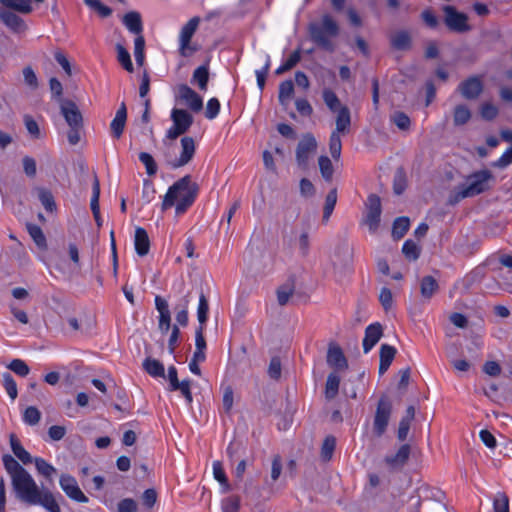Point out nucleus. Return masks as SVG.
Instances as JSON below:
<instances>
[{
    "instance_id": "obj_47",
    "label": "nucleus",
    "mask_w": 512,
    "mask_h": 512,
    "mask_svg": "<svg viewBox=\"0 0 512 512\" xmlns=\"http://www.w3.org/2000/svg\"><path fill=\"white\" fill-rule=\"evenodd\" d=\"M342 134L331 132L329 138V151L334 160H339L342 151V142L341 136Z\"/></svg>"
},
{
    "instance_id": "obj_21",
    "label": "nucleus",
    "mask_w": 512,
    "mask_h": 512,
    "mask_svg": "<svg viewBox=\"0 0 512 512\" xmlns=\"http://www.w3.org/2000/svg\"><path fill=\"white\" fill-rule=\"evenodd\" d=\"M127 121V108L124 102L118 108L114 119L110 123V130L113 138L120 139Z\"/></svg>"
},
{
    "instance_id": "obj_57",
    "label": "nucleus",
    "mask_w": 512,
    "mask_h": 512,
    "mask_svg": "<svg viewBox=\"0 0 512 512\" xmlns=\"http://www.w3.org/2000/svg\"><path fill=\"white\" fill-rule=\"evenodd\" d=\"M40 419L41 412L36 407L29 406L28 408H26L23 415V420L26 424L36 425L39 423Z\"/></svg>"
},
{
    "instance_id": "obj_26",
    "label": "nucleus",
    "mask_w": 512,
    "mask_h": 512,
    "mask_svg": "<svg viewBox=\"0 0 512 512\" xmlns=\"http://www.w3.org/2000/svg\"><path fill=\"white\" fill-rule=\"evenodd\" d=\"M173 124L187 132L193 124V116L184 109L173 108L171 111Z\"/></svg>"
},
{
    "instance_id": "obj_16",
    "label": "nucleus",
    "mask_w": 512,
    "mask_h": 512,
    "mask_svg": "<svg viewBox=\"0 0 512 512\" xmlns=\"http://www.w3.org/2000/svg\"><path fill=\"white\" fill-rule=\"evenodd\" d=\"M458 91L467 100L477 99L483 92L482 80L479 76H471L459 84Z\"/></svg>"
},
{
    "instance_id": "obj_41",
    "label": "nucleus",
    "mask_w": 512,
    "mask_h": 512,
    "mask_svg": "<svg viewBox=\"0 0 512 512\" xmlns=\"http://www.w3.org/2000/svg\"><path fill=\"white\" fill-rule=\"evenodd\" d=\"M390 121L396 125L402 131H408L411 126V120L409 116L402 111H394L390 115Z\"/></svg>"
},
{
    "instance_id": "obj_28",
    "label": "nucleus",
    "mask_w": 512,
    "mask_h": 512,
    "mask_svg": "<svg viewBox=\"0 0 512 512\" xmlns=\"http://www.w3.org/2000/svg\"><path fill=\"white\" fill-rule=\"evenodd\" d=\"M135 250L139 256H145L150 250V240L147 231L142 227L135 229Z\"/></svg>"
},
{
    "instance_id": "obj_48",
    "label": "nucleus",
    "mask_w": 512,
    "mask_h": 512,
    "mask_svg": "<svg viewBox=\"0 0 512 512\" xmlns=\"http://www.w3.org/2000/svg\"><path fill=\"white\" fill-rule=\"evenodd\" d=\"M294 93V85L291 80L283 81L279 86V101L282 105H285Z\"/></svg>"
},
{
    "instance_id": "obj_60",
    "label": "nucleus",
    "mask_w": 512,
    "mask_h": 512,
    "mask_svg": "<svg viewBox=\"0 0 512 512\" xmlns=\"http://www.w3.org/2000/svg\"><path fill=\"white\" fill-rule=\"evenodd\" d=\"M240 499L238 496H230L222 500L223 512H238Z\"/></svg>"
},
{
    "instance_id": "obj_18",
    "label": "nucleus",
    "mask_w": 512,
    "mask_h": 512,
    "mask_svg": "<svg viewBox=\"0 0 512 512\" xmlns=\"http://www.w3.org/2000/svg\"><path fill=\"white\" fill-rule=\"evenodd\" d=\"M0 19L15 33H22L27 30L24 20L12 11L0 9Z\"/></svg>"
},
{
    "instance_id": "obj_13",
    "label": "nucleus",
    "mask_w": 512,
    "mask_h": 512,
    "mask_svg": "<svg viewBox=\"0 0 512 512\" xmlns=\"http://www.w3.org/2000/svg\"><path fill=\"white\" fill-rule=\"evenodd\" d=\"M353 248L346 240H341L336 245L333 256L332 264L334 268H346L352 263Z\"/></svg>"
},
{
    "instance_id": "obj_19",
    "label": "nucleus",
    "mask_w": 512,
    "mask_h": 512,
    "mask_svg": "<svg viewBox=\"0 0 512 512\" xmlns=\"http://www.w3.org/2000/svg\"><path fill=\"white\" fill-rule=\"evenodd\" d=\"M327 363L330 367L344 370L348 367L347 359L340 346L331 343L327 351Z\"/></svg>"
},
{
    "instance_id": "obj_36",
    "label": "nucleus",
    "mask_w": 512,
    "mask_h": 512,
    "mask_svg": "<svg viewBox=\"0 0 512 512\" xmlns=\"http://www.w3.org/2000/svg\"><path fill=\"white\" fill-rule=\"evenodd\" d=\"M470 118L471 112L466 105L460 104L454 108L453 122L455 126L465 125L470 120Z\"/></svg>"
},
{
    "instance_id": "obj_43",
    "label": "nucleus",
    "mask_w": 512,
    "mask_h": 512,
    "mask_svg": "<svg viewBox=\"0 0 512 512\" xmlns=\"http://www.w3.org/2000/svg\"><path fill=\"white\" fill-rule=\"evenodd\" d=\"M336 447V438L333 435L325 437L321 446V458L323 461H330Z\"/></svg>"
},
{
    "instance_id": "obj_3",
    "label": "nucleus",
    "mask_w": 512,
    "mask_h": 512,
    "mask_svg": "<svg viewBox=\"0 0 512 512\" xmlns=\"http://www.w3.org/2000/svg\"><path fill=\"white\" fill-rule=\"evenodd\" d=\"M493 179V175L489 170H480L467 177L466 185H459L455 188L453 195L450 197V203L455 204L462 199L474 197L489 190V181Z\"/></svg>"
},
{
    "instance_id": "obj_58",
    "label": "nucleus",
    "mask_w": 512,
    "mask_h": 512,
    "mask_svg": "<svg viewBox=\"0 0 512 512\" xmlns=\"http://www.w3.org/2000/svg\"><path fill=\"white\" fill-rule=\"evenodd\" d=\"M84 3L96 10L101 17H109L112 14V9L102 4L99 0H84Z\"/></svg>"
},
{
    "instance_id": "obj_49",
    "label": "nucleus",
    "mask_w": 512,
    "mask_h": 512,
    "mask_svg": "<svg viewBox=\"0 0 512 512\" xmlns=\"http://www.w3.org/2000/svg\"><path fill=\"white\" fill-rule=\"evenodd\" d=\"M34 462L38 473L44 476L45 478L51 479L53 474L56 473V469L46 460L37 457L34 459Z\"/></svg>"
},
{
    "instance_id": "obj_24",
    "label": "nucleus",
    "mask_w": 512,
    "mask_h": 512,
    "mask_svg": "<svg viewBox=\"0 0 512 512\" xmlns=\"http://www.w3.org/2000/svg\"><path fill=\"white\" fill-rule=\"evenodd\" d=\"M335 129L334 133L346 135L350 132L351 127V112L348 107H343L340 111L335 112Z\"/></svg>"
},
{
    "instance_id": "obj_52",
    "label": "nucleus",
    "mask_w": 512,
    "mask_h": 512,
    "mask_svg": "<svg viewBox=\"0 0 512 512\" xmlns=\"http://www.w3.org/2000/svg\"><path fill=\"white\" fill-rule=\"evenodd\" d=\"M3 386L12 400H15L18 395L17 385L12 375L8 372L3 373Z\"/></svg>"
},
{
    "instance_id": "obj_64",
    "label": "nucleus",
    "mask_w": 512,
    "mask_h": 512,
    "mask_svg": "<svg viewBox=\"0 0 512 512\" xmlns=\"http://www.w3.org/2000/svg\"><path fill=\"white\" fill-rule=\"evenodd\" d=\"M118 512H136L137 503L131 498L121 500L117 505Z\"/></svg>"
},
{
    "instance_id": "obj_63",
    "label": "nucleus",
    "mask_w": 512,
    "mask_h": 512,
    "mask_svg": "<svg viewBox=\"0 0 512 512\" xmlns=\"http://www.w3.org/2000/svg\"><path fill=\"white\" fill-rule=\"evenodd\" d=\"M220 111V102L217 98H211L207 102L205 116L208 119H214Z\"/></svg>"
},
{
    "instance_id": "obj_22",
    "label": "nucleus",
    "mask_w": 512,
    "mask_h": 512,
    "mask_svg": "<svg viewBox=\"0 0 512 512\" xmlns=\"http://www.w3.org/2000/svg\"><path fill=\"white\" fill-rule=\"evenodd\" d=\"M410 453V445L403 444L394 455L386 456L384 461L392 469H401L407 463Z\"/></svg>"
},
{
    "instance_id": "obj_38",
    "label": "nucleus",
    "mask_w": 512,
    "mask_h": 512,
    "mask_svg": "<svg viewBox=\"0 0 512 512\" xmlns=\"http://www.w3.org/2000/svg\"><path fill=\"white\" fill-rule=\"evenodd\" d=\"M407 187V176L403 167L397 168L393 179V191L396 195H401Z\"/></svg>"
},
{
    "instance_id": "obj_37",
    "label": "nucleus",
    "mask_w": 512,
    "mask_h": 512,
    "mask_svg": "<svg viewBox=\"0 0 512 512\" xmlns=\"http://www.w3.org/2000/svg\"><path fill=\"white\" fill-rule=\"evenodd\" d=\"M323 100L329 110L333 113L340 111L343 107H347L346 105L341 104L338 96L331 89H325L323 91Z\"/></svg>"
},
{
    "instance_id": "obj_2",
    "label": "nucleus",
    "mask_w": 512,
    "mask_h": 512,
    "mask_svg": "<svg viewBox=\"0 0 512 512\" xmlns=\"http://www.w3.org/2000/svg\"><path fill=\"white\" fill-rule=\"evenodd\" d=\"M197 183L192 182L191 176L186 175L169 187L162 202V210L165 211L176 204V214L180 215L194 203L198 194Z\"/></svg>"
},
{
    "instance_id": "obj_56",
    "label": "nucleus",
    "mask_w": 512,
    "mask_h": 512,
    "mask_svg": "<svg viewBox=\"0 0 512 512\" xmlns=\"http://www.w3.org/2000/svg\"><path fill=\"white\" fill-rule=\"evenodd\" d=\"M8 369H10L11 371H13L14 373L21 377L27 376L30 372L29 366L25 363V361L21 359H13L9 363Z\"/></svg>"
},
{
    "instance_id": "obj_34",
    "label": "nucleus",
    "mask_w": 512,
    "mask_h": 512,
    "mask_svg": "<svg viewBox=\"0 0 512 512\" xmlns=\"http://www.w3.org/2000/svg\"><path fill=\"white\" fill-rule=\"evenodd\" d=\"M0 3L23 14H29L33 10L30 0H0Z\"/></svg>"
},
{
    "instance_id": "obj_25",
    "label": "nucleus",
    "mask_w": 512,
    "mask_h": 512,
    "mask_svg": "<svg viewBox=\"0 0 512 512\" xmlns=\"http://www.w3.org/2000/svg\"><path fill=\"white\" fill-rule=\"evenodd\" d=\"M390 45L398 51H407L412 47V37L406 30H399L392 34L389 38Z\"/></svg>"
},
{
    "instance_id": "obj_5",
    "label": "nucleus",
    "mask_w": 512,
    "mask_h": 512,
    "mask_svg": "<svg viewBox=\"0 0 512 512\" xmlns=\"http://www.w3.org/2000/svg\"><path fill=\"white\" fill-rule=\"evenodd\" d=\"M423 492L424 496L417 502L416 512H448L444 492L431 488H425Z\"/></svg>"
},
{
    "instance_id": "obj_42",
    "label": "nucleus",
    "mask_w": 512,
    "mask_h": 512,
    "mask_svg": "<svg viewBox=\"0 0 512 512\" xmlns=\"http://www.w3.org/2000/svg\"><path fill=\"white\" fill-rule=\"evenodd\" d=\"M320 173L326 182H331L334 173V167L331 160L327 156H320L318 159Z\"/></svg>"
},
{
    "instance_id": "obj_50",
    "label": "nucleus",
    "mask_w": 512,
    "mask_h": 512,
    "mask_svg": "<svg viewBox=\"0 0 512 512\" xmlns=\"http://www.w3.org/2000/svg\"><path fill=\"white\" fill-rule=\"evenodd\" d=\"M402 253L411 261H415L420 256V249L412 240H406L402 247Z\"/></svg>"
},
{
    "instance_id": "obj_35",
    "label": "nucleus",
    "mask_w": 512,
    "mask_h": 512,
    "mask_svg": "<svg viewBox=\"0 0 512 512\" xmlns=\"http://www.w3.org/2000/svg\"><path fill=\"white\" fill-rule=\"evenodd\" d=\"M26 228L38 248L46 249L47 242L42 229L38 225L32 223H27Z\"/></svg>"
},
{
    "instance_id": "obj_15",
    "label": "nucleus",
    "mask_w": 512,
    "mask_h": 512,
    "mask_svg": "<svg viewBox=\"0 0 512 512\" xmlns=\"http://www.w3.org/2000/svg\"><path fill=\"white\" fill-rule=\"evenodd\" d=\"M249 348L242 346L240 353H238L235 359L231 363V367L234 369V373L240 377H253V368L251 360L248 358Z\"/></svg>"
},
{
    "instance_id": "obj_31",
    "label": "nucleus",
    "mask_w": 512,
    "mask_h": 512,
    "mask_svg": "<svg viewBox=\"0 0 512 512\" xmlns=\"http://www.w3.org/2000/svg\"><path fill=\"white\" fill-rule=\"evenodd\" d=\"M10 445L14 455L25 465L32 463L33 458L21 445L15 434L10 435Z\"/></svg>"
},
{
    "instance_id": "obj_62",
    "label": "nucleus",
    "mask_w": 512,
    "mask_h": 512,
    "mask_svg": "<svg viewBox=\"0 0 512 512\" xmlns=\"http://www.w3.org/2000/svg\"><path fill=\"white\" fill-rule=\"evenodd\" d=\"M379 300L385 311H388L393 304V295L389 288L383 287L380 291Z\"/></svg>"
},
{
    "instance_id": "obj_8",
    "label": "nucleus",
    "mask_w": 512,
    "mask_h": 512,
    "mask_svg": "<svg viewBox=\"0 0 512 512\" xmlns=\"http://www.w3.org/2000/svg\"><path fill=\"white\" fill-rule=\"evenodd\" d=\"M366 214L363 223L368 226L371 233H375L380 224L382 213L381 199L376 194H370L366 201Z\"/></svg>"
},
{
    "instance_id": "obj_14",
    "label": "nucleus",
    "mask_w": 512,
    "mask_h": 512,
    "mask_svg": "<svg viewBox=\"0 0 512 512\" xmlns=\"http://www.w3.org/2000/svg\"><path fill=\"white\" fill-rule=\"evenodd\" d=\"M59 484L65 494L72 500L79 503H87V496L81 491L76 479L68 474H63L60 477Z\"/></svg>"
},
{
    "instance_id": "obj_4",
    "label": "nucleus",
    "mask_w": 512,
    "mask_h": 512,
    "mask_svg": "<svg viewBox=\"0 0 512 512\" xmlns=\"http://www.w3.org/2000/svg\"><path fill=\"white\" fill-rule=\"evenodd\" d=\"M309 34L311 40L319 48L330 53L335 51V45L331 38L338 36L339 26L330 15H323L321 24H310Z\"/></svg>"
},
{
    "instance_id": "obj_59",
    "label": "nucleus",
    "mask_w": 512,
    "mask_h": 512,
    "mask_svg": "<svg viewBox=\"0 0 512 512\" xmlns=\"http://www.w3.org/2000/svg\"><path fill=\"white\" fill-rule=\"evenodd\" d=\"M396 353L397 350L395 347L388 344H382L380 347V361L391 365Z\"/></svg>"
},
{
    "instance_id": "obj_23",
    "label": "nucleus",
    "mask_w": 512,
    "mask_h": 512,
    "mask_svg": "<svg viewBox=\"0 0 512 512\" xmlns=\"http://www.w3.org/2000/svg\"><path fill=\"white\" fill-rule=\"evenodd\" d=\"M123 25L128 31L134 35H140L143 33V21L141 14L137 11L127 12L122 17Z\"/></svg>"
},
{
    "instance_id": "obj_46",
    "label": "nucleus",
    "mask_w": 512,
    "mask_h": 512,
    "mask_svg": "<svg viewBox=\"0 0 512 512\" xmlns=\"http://www.w3.org/2000/svg\"><path fill=\"white\" fill-rule=\"evenodd\" d=\"M208 311H209V304L206 296L203 292L199 295V304L197 309V318L199 321V326L205 327V324L208 319Z\"/></svg>"
},
{
    "instance_id": "obj_55",
    "label": "nucleus",
    "mask_w": 512,
    "mask_h": 512,
    "mask_svg": "<svg viewBox=\"0 0 512 512\" xmlns=\"http://www.w3.org/2000/svg\"><path fill=\"white\" fill-rule=\"evenodd\" d=\"M301 55L300 50L294 51L288 59L276 70V74H282L286 71H289L293 67L297 65V63L300 61Z\"/></svg>"
},
{
    "instance_id": "obj_51",
    "label": "nucleus",
    "mask_w": 512,
    "mask_h": 512,
    "mask_svg": "<svg viewBox=\"0 0 512 512\" xmlns=\"http://www.w3.org/2000/svg\"><path fill=\"white\" fill-rule=\"evenodd\" d=\"M494 512H509V498L506 493L499 492L493 500Z\"/></svg>"
},
{
    "instance_id": "obj_9",
    "label": "nucleus",
    "mask_w": 512,
    "mask_h": 512,
    "mask_svg": "<svg viewBox=\"0 0 512 512\" xmlns=\"http://www.w3.org/2000/svg\"><path fill=\"white\" fill-rule=\"evenodd\" d=\"M445 25L453 32L465 33L471 30L468 24V16L465 13L458 12L453 6H444Z\"/></svg>"
},
{
    "instance_id": "obj_6",
    "label": "nucleus",
    "mask_w": 512,
    "mask_h": 512,
    "mask_svg": "<svg viewBox=\"0 0 512 512\" xmlns=\"http://www.w3.org/2000/svg\"><path fill=\"white\" fill-rule=\"evenodd\" d=\"M392 413V403L386 395H382L377 403L374 416V433L380 437L386 431Z\"/></svg>"
},
{
    "instance_id": "obj_29",
    "label": "nucleus",
    "mask_w": 512,
    "mask_h": 512,
    "mask_svg": "<svg viewBox=\"0 0 512 512\" xmlns=\"http://www.w3.org/2000/svg\"><path fill=\"white\" fill-rule=\"evenodd\" d=\"M439 290V284L433 276H424L420 281V293L421 296L430 300L435 293Z\"/></svg>"
},
{
    "instance_id": "obj_39",
    "label": "nucleus",
    "mask_w": 512,
    "mask_h": 512,
    "mask_svg": "<svg viewBox=\"0 0 512 512\" xmlns=\"http://www.w3.org/2000/svg\"><path fill=\"white\" fill-rule=\"evenodd\" d=\"M337 203V189L333 188L331 189L325 199V205L323 209V222H327L335 208V205Z\"/></svg>"
},
{
    "instance_id": "obj_17",
    "label": "nucleus",
    "mask_w": 512,
    "mask_h": 512,
    "mask_svg": "<svg viewBox=\"0 0 512 512\" xmlns=\"http://www.w3.org/2000/svg\"><path fill=\"white\" fill-rule=\"evenodd\" d=\"M179 97L185 101L186 105L193 111L199 112L203 108L202 98L188 85L182 84L179 86Z\"/></svg>"
},
{
    "instance_id": "obj_44",
    "label": "nucleus",
    "mask_w": 512,
    "mask_h": 512,
    "mask_svg": "<svg viewBox=\"0 0 512 512\" xmlns=\"http://www.w3.org/2000/svg\"><path fill=\"white\" fill-rule=\"evenodd\" d=\"M267 375L274 381H279L282 375V362L279 356L275 355L271 358L268 368Z\"/></svg>"
},
{
    "instance_id": "obj_45",
    "label": "nucleus",
    "mask_w": 512,
    "mask_h": 512,
    "mask_svg": "<svg viewBox=\"0 0 512 512\" xmlns=\"http://www.w3.org/2000/svg\"><path fill=\"white\" fill-rule=\"evenodd\" d=\"M193 82L198 84L200 90H207V85L209 81V71L206 66H200L195 69L192 77Z\"/></svg>"
},
{
    "instance_id": "obj_12",
    "label": "nucleus",
    "mask_w": 512,
    "mask_h": 512,
    "mask_svg": "<svg viewBox=\"0 0 512 512\" xmlns=\"http://www.w3.org/2000/svg\"><path fill=\"white\" fill-rule=\"evenodd\" d=\"M60 111L68 126L83 127V117L75 102L60 99Z\"/></svg>"
},
{
    "instance_id": "obj_30",
    "label": "nucleus",
    "mask_w": 512,
    "mask_h": 512,
    "mask_svg": "<svg viewBox=\"0 0 512 512\" xmlns=\"http://www.w3.org/2000/svg\"><path fill=\"white\" fill-rule=\"evenodd\" d=\"M142 366L145 372L154 378L166 377L164 365L157 359L146 357Z\"/></svg>"
},
{
    "instance_id": "obj_7",
    "label": "nucleus",
    "mask_w": 512,
    "mask_h": 512,
    "mask_svg": "<svg viewBox=\"0 0 512 512\" xmlns=\"http://www.w3.org/2000/svg\"><path fill=\"white\" fill-rule=\"evenodd\" d=\"M317 149V141L315 137L307 133L299 141L296 148V162L301 169H307L310 158L314 155Z\"/></svg>"
},
{
    "instance_id": "obj_20",
    "label": "nucleus",
    "mask_w": 512,
    "mask_h": 512,
    "mask_svg": "<svg viewBox=\"0 0 512 512\" xmlns=\"http://www.w3.org/2000/svg\"><path fill=\"white\" fill-rule=\"evenodd\" d=\"M383 335V329L380 323L370 324L365 329V336L363 339V350L364 353H368L381 339Z\"/></svg>"
},
{
    "instance_id": "obj_54",
    "label": "nucleus",
    "mask_w": 512,
    "mask_h": 512,
    "mask_svg": "<svg viewBox=\"0 0 512 512\" xmlns=\"http://www.w3.org/2000/svg\"><path fill=\"white\" fill-rule=\"evenodd\" d=\"M139 160L145 166L146 172L149 176H153L157 173V164L149 153L141 152L139 154Z\"/></svg>"
},
{
    "instance_id": "obj_40",
    "label": "nucleus",
    "mask_w": 512,
    "mask_h": 512,
    "mask_svg": "<svg viewBox=\"0 0 512 512\" xmlns=\"http://www.w3.org/2000/svg\"><path fill=\"white\" fill-rule=\"evenodd\" d=\"M116 51L117 60L122 65V67L128 72H133L134 68L128 50L122 44L117 43Z\"/></svg>"
},
{
    "instance_id": "obj_53",
    "label": "nucleus",
    "mask_w": 512,
    "mask_h": 512,
    "mask_svg": "<svg viewBox=\"0 0 512 512\" xmlns=\"http://www.w3.org/2000/svg\"><path fill=\"white\" fill-rule=\"evenodd\" d=\"M38 196L47 211L52 212L56 208L54 197L50 191L41 188L38 190Z\"/></svg>"
},
{
    "instance_id": "obj_27",
    "label": "nucleus",
    "mask_w": 512,
    "mask_h": 512,
    "mask_svg": "<svg viewBox=\"0 0 512 512\" xmlns=\"http://www.w3.org/2000/svg\"><path fill=\"white\" fill-rule=\"evenodd\" d=\"M295 291V278L289 277L283 284L276 290L277 302L280 306L288 304L291 296Z\"/></svg>"
},
{
    "instance_id": "obj_33",
    "label": "nucleus",
    "mask_w": 512,
    "mask_h": 512,
    "mask_svg": "<svg viewBox=\"0 0 512 512\" xmlns=\"http://www.w3.org/2000/svg\"><path fill=\"white\" fill-rule=\"evenodd\" d=\"M339 385L340 377L336 373H330L325 385V397L327 400H332L337 396Z\"/></svg>"
},
{
    "instance_id": "obj_1",
    "label": "nucleus",
    "mask_w": 512,
    "mask_h": 512,
    "mask_svg": "<svg viewBox=\"0 0 512 512\" xmlns=\"http://www.w3.org/2000/svg\"><path fill=\"white\" fill-rule=\"evenodd\" d=\"M3 464L20 501L28 505H40L48 512H61L55 495L47 488L40 489L32 476L11 455L3 456Z\"/></svg>"
},
{
    "instance_id": "obj_11",
    "label": "nucleus",
    "mask_w": 512,
    "mask_h": 512,
    "mask_svg": "<svg viewBox=\"0 0 512 512\" xmlns=\"http://www.w3.org/2000/svg\"><path fill=\"white\" fill-rule=\"evenodd\" d=\"M200 18L195 16L191 18L181 29L179 42H180V53L183 56L191 55L195 49L190 47V41L196 32Z\"/></svg>"
},
{
    "instance_id": "obj_61",
    "label": "nucleus",
    "mask_w": 512,
    "mask_h": 512,
    "mask_svg": "<svg viewBox=\"0 0 512 512\" xmlns=\"http://www.w3.org/2000/svg\"><path fill=\"white\" fill-rule=\"evenodd\" d=\"M498 112V108L491 103H484L480 110L481 117L488 121L495 119L498 115Z\"/></svg>"
},
{
    "instance_id": "obj_32",
    "label": "nucleus",
    "mask_w": 512,
    "mask_h": 512,
    "mask_svg": "<svg viewBox=\"0 0 512 512\" xmlns=\"http://www.w3.org/2000/svg\"><path fill=\"white\" fill-rule=\"evenodd\" d=\"M410 227V220L408 217L402 216L394 220L392 226V237L395 240H400L404 237Z\"/></svg>"
},
{
    "instance_id": "obj_10",
    "label": "nucleus",
    "mask_w": 512,
    "mask_h": 512,
    "mask_svg": "<svg viewBox=\"0 0 512 512\" xmlns=\"http://www.w3.org/2000/svg\"><path fill=\"white\" fill-rule=\"evenodd\" d=\"M181 147L182 151L179 157L171 158L166 155V162L173 169L187 165L194 157L196 146L192 137H183L181 139Z\"/></svg>"
}]
</instances>
